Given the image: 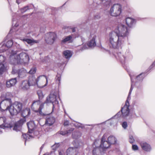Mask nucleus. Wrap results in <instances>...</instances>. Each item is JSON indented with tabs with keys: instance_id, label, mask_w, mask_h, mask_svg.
<instances>
[{
	"instance_id": "nucleus-36",
	"label": "nucleus",
	"mask_w": 155,
	"mask_h": 155,
	"mask_svg": "<svg viewBox=\"0 0 155 155\" xmlns=\"http://www.w3.org/2000/svg\"><path fill=\"white\" fill-rule=\"evenodd\" d=\"M6 69V67L3 64H0V74H2Z\"/></svg>"
},
{
	"instance_id": "nucleus-64",
	"label": "nucleus",
	"mask_w": 155,
	"mask_h": 155,
	"mask_svg": "<svg viewBox=\"0 0 155 155\" xmlns=\"http://www.w3.org/2000/svg\"><path fill=\"white\" fill-rule=\"evenodd\" d=\"M43 148V146H41V149H42Z\"/></svg>"
},
{
	"instance_id": "nucleus-40",
	"label": "nucleus",
	"mask_w": 155,
	"mask_h": 155,
	"mask_svg": "<svg viewBox=\"0 0 155 155\" xmlns=\"http://www.w3.org/2000/svg\"><path fill=\"white\" fill-rule=\"evenodd\" d=\"M37 94L38 96V98L40 99H42L44 97L42 91L41 90H39L37 91Z\"/></svg>"
},
{
	"instance_id": "nucleus-3",
	"label": "nucleus",
	"mask_w": 155,
	"mask_h": 155,
	"mask_svg": "<svg viewBox=\"0 0 155 155\" xmlns=\"http://www.w3.org/2000/svg\"><path fill=\"white\" fill-rule=\"evenodd\" d=\"M23 123V120H21L15 123L14 126H13L11 124L7 122V119L5 117H0V126H2L3 128L11 129L13 127V130L16 132L21 130Z\"/></svg>"
},
{
	"instance_id": "nucleus-20",
	"label": "nucleus",
	"mask_w": 155,
	"mask_h": 155,
	"mask_svg": "<svg viewBox=\"0 0 155 155\" xmlns=\"http://www.w3.org/2000/svg\"><path fill=\"white\" fill-rule=\"evenodd\" d=\"M17 83L16 78L11 79L6 81V86L8 88L14 86Z\"/></svg>"
},
{
	"instance_id": "nucleus-29",
	"label": "nucleus",
	"mask_w": 155,
	"mask_h": 155,
	"mask_svg": "<svg viewBox=\"0 0 155 155\" xmlns=\"http://www.w3.org/2000/svg\"><path fill=\"white\" fill-rule=\"evenodd\" d=\"M81 134L80 132L78 131H75L72 133V137L74 139H77L81 137Z\"/></svg>"
},
{
	"instance_id": "nucleus-22",
	"label": "nucleus",
	"mask_w": 155,
	"mask_h": 155,
	"mask_svg": "<svg viewBox=\"0 0 155 155\" xmlns=\"http://www.w3.org/2000/svg\"><path fill=\"white\" fill-rule=\"evenodd\" d=\"M115 56L117 59L120 61L122 63L125 61L126 59V57H124L120 52L117 53Z\"/></svg>"
},
{
	"instance_id": "nucleus-12",
	"label": "nucleus",
	"mask_w": 155,
	"mask_h": 155,
	"mask_svg": "<svg viewBox=\"0 0 155 155\" xmlns=\"http://www.w3.org/2000/svg\"><path fill=\"white\" fill-rule=\"evenodd\" d=\"M57 35L54 33L50 32L46 35L45 40L47 43L52 44L57 38Z\"/></svg>"
},
{
	"instance_id": "nucleus-6",
	"label": "nucleus",
	"mask_w": 155,
	"mask_h": 155,
	"mask_svg": "<svg viewBox=\"0 0 155 155\" xmlns=\"http://www.w3.org/2000/svg\"><path fill=\"white\" fill-rule=\"evenodd\" d=\"M41 103L39 100L33 101L31 105V108L34 111L38 112L40 115L44 116L45 114L42 112L41 110L44 107V103L40 105Z\"/></svg>"
},
{
	"instance_id": "nucleus-26",
	"label": "nucleus",
	"mask_w": 155,
	"mask_h": 155,
	"mask_svg": "<svg viewBox=\"0 0 155 155\" xmlns=\"http://www.w3.org/2000/svg\"><path fill=\"white\" fill-rule=\"evenodd\" d=\"M28 73L27 71L24 68H21L19 70L18 76L20 78H22L25 77L26 74Z\"/></svg>"
},
{
	"instance_id": "nucleus-50",
	"label": "nucleus",
	"mask_w": 155,
	"mask_h": 155,
	"mask_svg": "<svg viewBox=\"0 0 155 155\" xmlns=\"http://www.w3.org/2000/svg\"><path fill=\"white\" fill-rule=\"evenodd\" d=\"M127 126V123L126 122H124L122 124V126L124 129H126Z\"/></svg>"
},
{
	"instance_id": "nucleus-10",
	"label": "nucleus",
	"mask_w": 155,
	"mask_h": 155,
	"mask_svg": "<svg viewBox=\"0 0 155 155\" xmlns=\"http://www.w3.org/2000/svg\"><path fill=\"white\" fill-rule=\"evenodd\" d=\"M37 85L40 88H43L46 86L48 84L47 77L45 75L40 76L37 78Z\"/></svg>"
},
{
	"instance_id": "nucleus-18",
	"label": "nucleus",
	"mask_w": 155,
	"mask_h": 155,
	"mask_svg": "<svg viewBox=\"0 0 155 155\" xmlns=\"http://www.w3.org/2000/svg\"><path fill=\"white\" fill-rule=\"evenodd\" d=\"M125 21L127 26L130 28L134 26L136 22V20L130 17L127 18Z\"/></svg>"
},
{
	"instance_id": "nucleus-56",
	"label": "nucleus",
	"mask_w": 155,
	"mask_h": 155,
	"mask_svg": "<svg viewBox=\"0 0 155 155\" xmlns=\"http://www.w3.org/2000/svg\"><path fill=\"white\" fill-rule=\"evenodd\" d=\"M44 155H55V153L54 152H51L50 153H47Z\"/></svg>"
},
{
	"instance_id": "nucleus-58",
	"label": "nucleus",
	"mask_w": 155,
	"mask_h": 155,
	"mask_svg": "<svg viewBox=\"0 0 155 155\" xmlns=\"http://www.w3.org/2000/svg\"><path fill=\"white\" fill-rule=\"evenodd\" d=\"M64 152L63 150H61L59 152V155H63Z\"/></svg>"
},
{
	"instance_id": "nucleus-23",
	"label": "nucleus",
	"mask_w": 155,
	"mask_h": 155,
	"mask_svg": "<svg viewBox=\"0 0 155 155\" xmlns=\"http://www.w3.org/2000/svg\"><path fill=\"white\" fill-rule=\"evenodd\" d=\"M27 125L28 129V132L29 133L32 132L35 127V126L33 121H30L27 123Z\"/></svg>"
},
{
	"instance_id": "nucleus-31",
	"label": "nucleus",
	"mask_w": 155,
	"mask_h": 155,
	"mask_svg": "<svg viewBox=\"0 0 155 155\" xmlns=\"http://www.w3.org/2000/svg\"><path fill=\"white\" fill-rule=\"evenodd\" d=\"M72 36L71 35L65 37L63 38L62 42L64 43L68 42H70L72 40Z\"/></svg>"
},
{
	"instance_id": "nucleus-25",
	"label": "nucleus",
	"mask_w": 155,
	"mask_h": 155,
	"mask_svg": "<svg viewBox=\"0 0 155 155\" xmlns=\"http://www.w3.org/2000/svg\"><path fill=\"white\" fill-rule=\"evenodd\" d=\"M27 80L24 81L22 83V88L23 90H26L29 88L31 86L29 84Z\"/></svg>"
},
{
	"instance_id": "nucleus-5",
	"label": "nucleus",
	"mask_w": 155,
	"mask_h": 155,
	"mask_svg": "<svg viewBox=\"0 0 155 155\" xmlns=\"http://www.w3.org/2000/svg\"><path fill=\"white\" fill-rule=\"evenodd\" d=\"M22 108V104L16 101L10 106L9 111L11 115H15L21 110Z\"/></svg>"
},
{
	"instance_id": "nucleus-15",
	"label": "nucleus",
	"mask_w": 155,
	"mask_h": 155,
	"mask_svg": "<svg viewBox=\"0 0 155 155\" xmlns=\"http://www.w3.org/2000/svg\"><path fill=\"white\" fill-rule=\"evenodd\" d=\"M96 35L94 34L91 33L90 35V40L87 44L88 47L92 48L96 45L95 39L96 38Z\"/></svg>"
},
{
	"instance_id": "nucleus-30",
	"label": "nucleus",
	"mask_w": 155,
	"mask_h": 155,
	"mask_svg": "<svg viewBox=\"0 0 155 155\" xmlns=\"http://www.w3.org/2000/svg\"><path fill=\"white\" fill-rule=\"evenodd\" d=\"M107 140V141L110 145L115 143L116 141V139L115 137L113 136H111L109 137Z\"/></svg>"
},
{
	"instance_id": "nucleus-52",
	"label": "nucleus",
	"mask_w": 155,
	"mask_h": 155,
	"mask_svg": "<svg viewBox=\"0 0 155 155\" xmlns=\"http://www.w3.org/2000/svg\"><path fill=\"white\" fill-rule=\"evenodd\" d=\"M59 134H61V135H62L63 136H64V135H65L66 134H67V131H60L59 132Z\"/></svg>"
},
{
	"instance_id": "nucleus-44",
	"label": "nucleus",
	"mask_w": 155,
	"mask_h": 155,
	"mask_svg": "<svg viewBox=\"0 0 155 155\" xmlns=\"http://www.w3.org/2000/svg\"><path fill=\"white\" fill-rule=\"evenodd\" d=\"M56 82H58V84H59L60 83L61 80V76L59 74H57L56 78Z\"/></svg>"
},
{
	"instance_id": "nucleus-53",
	"label": "nucleus",
	"mask_w": 155,
	"mask_h": 155,
	"mask_svg": "<svg viewBox=\"0 0 155 155\" xmlns=\"http://www.w3.org/2000/svg\"><path fill=\"white\" fill-rule=\"evenodd\" d=\"M74 130V129L73 128H71L70 129L68 130L67 131V134H70L72 131Z\"/></svg>"
},
{
	"instance_id": "nucleus-8",
	"label": "nucleus",
	"mask_w": 155,
	"mask_h": 155,
	"mask_svg": "<svg viewBox=\"0 0 155 155\" xmlns=\"http://www.w3.org/2000/svg\"><path fill=\"white\" fill-rule=\"evenodd\" d=\"M129 101H126L125 104L123 107H122L121 110V112H118L116 115L114 117H120L122 116L123 117H125L128 115L130 109L129 108Z\"/></svg>"
},
{
	"instance_id": "nucleus-49",
	"label": "nucleus",
	"mask_w": 155,
	"mask_h": 155,
	"mask_svg": "<svg viewBox=\"0 0 155 155\" xmlns=\"http://www.w3.org/2000/svg\"><path fill=\"white\" fill-rule=\"evenodd\" d=\"M12 95L10 93L7 92L5 94V99H6V98H9Z\"/></svg>"
},
{
	"instance_id": "nucleus-45",
	"label": "nucleus",
	"mask_w": 155,
	"mask_h": 155,
	"mask_svg": "<svg viewBox=\"0 0 155 155\" xmlns=\"http://www.w3.org/2000/svg\"><path fill=\"white\" fill-rule=\"evenodd\" d=\"M132 148V149L134 151H136L139 150L138 147L136 144H133Z\"/></svg>"
},
{
	"instance_id": "nucleus-7",
	"label": "nucleus",
	"mask_w": 155,
	"mask_h": 155,
	"mask_svg": "<svg viewBox=\"0 0 155 155\" xmlns=\"http://www.w3.org/2000/svg\"><path fill=\"white\" fill-rule=\"evenodd\" d=\"M122 7L119 4H114L110 8L109 11L110 15L113 16H117L121 12Z\"/></svg>"
},
{
	"instance_id": "nucleus-61",
	"label": "nucleus",
	"mask_w": 155,
	"mask_h": 155,
	"mask_svg": "<svg viewBox=\"0 0 155 155\" xmlns=\"http://www.w3.org/2000/svg\"><path fill=\"white\" fill-rule=\"evenodd\" d=\"M155 65V61H154V63H153V64H152V65H151L150 66V68H151L152 67H153V65Z\"/></svg>"
},
{
	"instance_id": "nucleus-9",
	"label": "nucleus",
	"mask_w": 155,
	"mask_h": 155,
	"mask_svg": "<svg viewBox=\"0 0 155 155\" xmlns=\"http://www.w3.org/2000/svg\"><path fill=\"white\" fill-rule=\"evenodd\" d=\"M106 136L104 134L103 136L101 139V143L100 145V153L101 152H104L110 146L108 142L106 140Z\"/></svg>"
},
{
	"instance_id": "nucleus-42",
	"label": "nucleus",
	"mask_w": 155,
	"mask_h": 155,
	"mask_svg": "<svg viewBox=\"0 0 155 155\" xmlns=\"http://www.w3.org/2000/svg\"><path fill=\"white\" fill-rule=\"evenodd\" d=\"M74 125L75 127L78 128H83L84 127V125L80 123H76Z\"/></svg>"
},
{
	"instance_id": "nucleus-16",
	"label": "nucleus",
	"mask_w": 155,
	"mask_h": 155,
	"mask_svg": "<svg viewBox=\"0 0 155 155\" xmlns=\"http://www.w3.org/2000/svg\"><path fill=\"white\" fill-rule=\"evenodd\" d=\"M140 144L142 149L144 151L147 152H150L151 151L152 147L148 143L142 141L140 143Z\"/></svg>"
},
{
	"instance_id": "nucleus-28",
	"label": "nucleus",
	"mask_w": 155,
	"mask_h": 155,
	"mask_svg": "<svg viewBox=\"0 0 155 155\" xmlns=\"http://www.w3.org/2000/svg\"><path fill=\"white\" fill-rule=\"evenodd\" d=\"M130 75L131 81V86L130 88V91H129V94H128V96L127 97V100H126V101H129V100H130V95L131 94V92H132V91L133 90V82L134 81H133V78Z\"/></svg>"
},
{
	"instance_id": "nucleus-4",
	"label": "nucleus",
	"mask_w": 155,
	"mask_h": 155,
	"mask_svg": "<svg viewBox=\"0 0 155 155\" xmlns=\"http://www.w3.org/2000/svg\"><path fill=\"white\" fill-rule=\"evenodd\" d=\"M59 99V96L57 92H51L49 96L47 97L45 102V103H51L53 104V108L54 106L58 104V99Z\"/></svg>"
},
{
	"instance_id": "nucleus-55",
	"label": "nucleus",
	"mask_w": 155,
	"mask_h": 155,
	"mask_svg": "<svg viewBox=\"0 0 155 155\" xmlns=\"http://www.w3.org/2000/svg\"><path fill=\"white\" fill-rule=\"evenodd\" d=\"M69 122L68 120H65L64 123V126H67L69 125Z\"/></svg>"
},
{
	"instance_id": "nucleus-35",
	"label": "nucleus",
	"mask_w": 155,
	"mask_h": 155,
	"mask_svg": "<svg viewBox=\"0 0 155 155\" xmlns=\"http://www.w3.org/2000/svg\"><path fill=\"white\" fill-rule=\"evenodd\" d=\"M137 137L134 134H133L132 135H130L129 136V141L130 143H132L135 141V139H136Z\"/></svg>"
},
{
	"instance_id": "nucleus-46",
	"label": "nucleus",
	"mask_w": 155,
	"mask_h": 155,
	"mask_svg": "<svg viewBox=\"0 0 155 155\" xmlns=\"http://www.w3.org/2000/svg\"><path fill=\"white\" fill-rule=\"evenodd\" d=\"M101 15L100 13H97L94 16V19H98L101 18Z\"/></svg>"
},
{
	"instance_id": "nucleus-27",
	"label": "nucleus",
	"mask_w": 155,
	"mask_h": 155,
	"mask_svg": "<svg viewBox=\"0 0 155 155\" xmlns=\"http://www.w3.org/2000/svg\"><path fill=\"white\" fill-rule=\"evenodd\" d=\"M21 40L24 42H27L28 44L32 45L34 43H37L38 41H37L34 40L33 39H30L25 38L21 39Z\"/></svg>"
},
{
	"instance_id": "nucleus-63",
	"label": "nucleus",
	"mask_w": 155,
	"mask_h": 155,
	"mask_svg": "<svg viewBox=\"0 0 155 155\" xmlns=\"http://www.w3.org/2000/svg\"><path fill=\"white\" fill-rule=\"evenodd\" d=\"M29 33H28L26 35V37H29L28 36V34H29Z\"/></svg>"
},
{
	"instance_id": "nucleus-41",
	"label": "nucleus",
	"mask_w": 155,
	"mask_h": 155,
	"mask_svg": "<svg viewBox=\"0 0 155 155\" xmlns=\"http://www.w3.org/2000/svg\"><path fill=\"white\" fill-rule=\"evenodd\" d=\"M124 57H126V59L125 60V61L127 60L131 59L132 57V55L128 52L126 53V55L124 56Z\"/></svg>"
},
{
	"instance_id": "nucleus-24",
	"label": "nucleus",
	"mask_w": 155,
	"mask_h": 155,
	"mask_svg": "<svg viewBox=\"0 0 155 155\" xmlns=\"http://www.w3.org/2000/svg\"><path fill=\"white\" fill-rule=\"evenodd\" d=\"M34 8V6L32 4H30L26 6L24 8H21L20 10H19L18 12H21L22 13L26 12L27 10L32 9Z\"/></svg>"
},
{
	"instance_id": "nucleus-43",
	"label": "nucleus",
	"mask_w": 155,
	"mask_h": 155,
	"mask_svg": "<svg viewBox=\"0 0 155 155\" xmlns=\"http://www.w3.org/2000/svg\"><path fill=\"white\" fill-rule=\"evenodd\" d=\"M36 68H33L31 69L27 73H29L30 74H35L36 71Z\"/></svg>"
},
{
	"instance_id": "nucleus-39",
	"label": "nucleus",
	"mask_w": 155,
	"mask_h": 155,
	"mask_svg": "<svg viewBox=\"0 0 155 155\" xmlns=\"http://www.w3.org/2000/svg\"><path fill=\"white\" fill-rule=\"evenodd\" d=\"M101 2V4L104 5H109L110 2L109 0H100Z\"/></svg>"
},
{
	"instance_id": "nucleus-11",
	"label": "nucleus",
	"mask_w": 155,
	"mask_h": 155,
	"mask_svg": "<svg viewBox=\"0 0 155 155\" xmlns=\"http://www.w3.org/2000/svg\"><path fill=\"white\" fill-rule=\"evenodd\" d=\"M13 44L12 40L7 41H4L0 44V53L4 52L8 48L11 47Z\"/></svg>"
},
{
	"instance_id": "nucleus-57",
	"label": "nucleus",
	"mask_w": 155,
	"mask_h": 155,
	"mask_svg": "<svg viewBox=\"0 0 155 155\" xmlns=\"http://www.w3.org/2000/svg\"><path fill=\"white\" fill-rule=\"evenodd\" d=\"M5 128H3L2 126H0V134L2 133L3 130L5 129Z\"/></svg>"
},
{
	"instance_id": "nucleus-21",
	"label": "nucleus",
	"mask_w": 155,
	"mask_h": 155,
	"mask_svg": "<svg viewBox=\"0 0 155 155\" xmlns=\"http://www.w3.org/2000/svg\"><path fill=\"white\" fill-rule=\"evenodd\" d=\"M55 119L53 117L48 116L45 121V124L48 126L52 125L54 122Z\"/></svg>"
},
{
	"instance_id": "nucleus-13",
	"label": "nucleus",
	"mask_w": 155,
	"mask_h": 155,
	"mask_svg": "<svg viewBox=\"0 0 155 155\" xmlns=\"http://www.w3.org/2000/svg\"><path fill=\"white\" fill-rule=\"evenodd\" d=\"M11 104V100L10 98H6V99L3 100L0 103V109H2L3 110L8 109Z\"/></svg>"
},
{
	"instance_id": "nucleus-38",
	"label": "nucleus",
	"mask_w": 155,
	"mask_h": 155,
	"mask_svg": "<svg viewBox=\"0 0 155 155\" xmlns=\"http://www.w3.org/2000/svg\"><path fill=\"white\" fill-rule=\"evenodd\" d=\"M13 24L12 25L13 26V27L12 29H10V32H12L13 31V29L15 28V27H17L18 26L19 24L18 23L16 22V21L14 20V18L13 19Z\"/></svg>"
},
{
	"instance_id": "nucleus-34",
	"label": "nucleus",
	"mask_w": 155,
	"mask_h": 155,
	"mask_svg": "<svg viewBox=\"0 0 155 155\" xmlns=\"http://www.w3.org/2000/svg\"><path fill=\"white\" fill-rule=\"evenodd\" d=\"M30 114V109L29 108L25 109L22 112V115L23 117L28 116Z\"/></svg>"
},
{
	"instance_id": "nucleus-1",
	"label": "nucleus",
	"mask_w": 155,
	"mask_h": 155,
	"mask_svg": "<svg viewBox=\"0 0 155 155\" xmlns=\"http://www.w3.org/2000/svg\"><path fill=\"white\" fill-rule=\"evenodd\" d=\"M129 33L126 25L118 23L114 30L109 34L108 41L110 47L118 48L127 39Z\"/></svg>"
},
{
	"instance_id": "nucleus-33",
	"label": "nucleus",
	"mask_w": 155,
	"mask_h": 155,
	"mask_svg": "<svg viewBox=\"0 0 155 155\" xmlns=\"http://www.w3.org/2000/svg\"><path fill=\"white\" fill-rule=\"evenodd\" d=\"M145 77V74L144 73H141L138 76H137L135 78L136 81H141Z\"/></svg>"
},
{
	"instance_id": "nucleus-59",
	"label": "nucleus",
	"mask_w": 155,
	"mask_h": 155,
	"mask_svg": "<svg viewBox=\"0 0 155 155\" xmlns=\"http://www.w3.org/2000/svg\"><path fill=\"white\" fill-rule=\"evenodd\" d=\"M71 31L72 32H74L75 31V28H71Z\"/></svg>"
},
{
	"instance_id": "nucleus-47",
	"label": "nucleus",
	"mask_w": 155,
	"mask_h": 155,
	"mask_svg": "<svg viewBox=\"0 0 155 155\" xmlns=\"http://www.w3.org/2000/svg\"><path fill=\"white\" fill-rule=\"evenodd\" d=\"M59 146V143H55L52 146V148L53 150H55Z\"/></svg>"
},
{
	"instance_id": "nucleus-19",
	"label": "nucleus",
	"mask_w": 155,
	"mask_h": 155,
	"mask_svg": "<svg viewBox=\"0 0 155 155\" xmlns=\"http://www.w3.org/2000/svg\"><path fill=\"white\" fill-rule=\"evenodd\" d=\"M37 78L36 79L34 76L31 75L28 77V80L27 81L28 84L31 86H34L37 84Z\"/></svg>"
},
{
	"instance_id": "nucleus-54",
	"label": "nucleus",
	"mask_w": 155,
	"mask_h": 155,
	"mask_svg": "<svg viewBox=\"0 0 155 155\" xmlns=\"http://www.w3.org/2000/svg\"><path fill=\"white\" fill-rule=\"evenodd\" d=\"M45 29V28L44 27H41L40 28V31L41 32H44Z\"/></svg>"
},
{
	"instance_id": "nucleus-60",
	"label": "nucleus",
	"mask_w": 155,
	"mask_h": 155,
	"mask_svg": "<svg viewBox=\"0 0 155 155\" xmlns=\"http://www.w3.org/2000/svg\"><path fill=\"white\" fill-rule=\"evenodd\" d=\"M138 117L136 115V114L135 113H134V115L133 117H132V118H135Z\"/></svg>"
},
{
	"instance_id": "nucleus-2",
	"label": "nucleus",
	"mask_w": 155,
	"mask_h": 155,
	"mask_svg": "<svg viewBox=\"0 0 155 155\" xmlns=\"http://www.w3.org/2000/svg\"><path fill=\"white\" fill-rule=\"evenodd\" d=\"M12 54L10 56L11 63L13 64L16 63L19 64H26L28 62L29 59L28 54L25 52H21L18 55Z\"/></svg>"
},
{
	"instance_id": "nucleus-17",
	"label": "nucleus",
	"mask_w": 155,
	"mask_h": 155,
	"mask_svg": "<svg viewBox=\"0 0 155 155\" xmlns=\"http://www.w3.org/2000/svg\"><path fill=\"white\" fill-rule=\"evenodd\" d=\"M78 145L69 147L66 151L67 155H77L78 152Z\"/></svg>"
},
{
	"instance_id": "nucleus-32",
	"label": "nucleus",
	"mask_w": 155,
	"mask_h": 155,
	"mask_svg": "<svg viewBox=\"0 0 155 155\" xmlns=\"http://www.w3.org/2000/svg\"><path fill=\"white\" fill-rule=\"evenodd\" d=\"M63 54L65 58H70L72 55V53L71 51L66 50L64 51Z\"/></svg>"
},
{
	"instance_id": "nucleus-37",
	"label": "nucleus",
	"mask_w": 155,
	"mask_h": 155,
	"mask_svg": "<svg viewBox=\"0 0 155 155\" xmlns=\"http://www.w3.org/2000/svg\"><path fill=\"white\" fill-rule=\"evenodd\" d=\"M22 136L25 139V144L27 140L32 138V136L31 135L29 134H23Z\"/></svg>"
},
{
	"instance_id": "nucleus-62",
	"label": "nucleus",
	"mask_w": 155,
	"mask_h": 155,
	"mask_svg": "<svg viewBox=\"0 0 155 155\" xmlns=\"http://www.w3.org/2000/svg\"><path fill=\"white\" fill-rule=\"evenodd\" d=\"M12 72L13 74H15V70L14 69H13L12 71Z\"/></svg>"
},
{
	"instance_id": "nucleus-14",
	"label": "nucleus",
	"mask_w": 155,
	"mask_h": 155,
	"mask_svg": "<svg viewBox=\"0 0 155 155\" xmlns=\"http://www.w3.org/2000/svg\"><path fill=\"white\" fill-rule=\"evenodd\" d=\"M100 142L99 139H96L95 140L93 145L94 148L93 150V155H100Z\"/></svg>"
},
{
	"instance_id": "nucleus-48",
	"label": "nucleus",
	"mask_w": 155,
	"mask_h": 155,
	"mask_svg": "<svg viewBox=\"0 0 155 155\" xmlns=\"http://www.w3.org/2000/svg\"><path fill=\"white\" fill-rule=\"evenodd\" d=\"M5 59V58L3 56L0 55V61L2 63V62H4Z\"/></svg>"
},
{
	"instance_id": "nucleus-51",
	"label": "nucleus",
	"mask_w": 155,
	"mask_h": 155,
	"mask_svg": "<svg viewBox=\"0 0 155 155\" xmlns=\"http://www.w3.org/2000/svg\"><path fill=\"white\" fill-rule=\"evenodd\" d=\"M88 48V47H87L86 45H84L81 48L80 50L82 51L84 50L87 49Z\"/></svg>"
}]
</instances>
